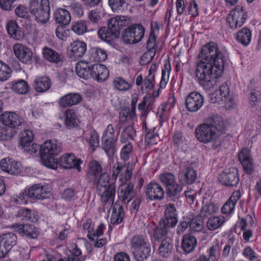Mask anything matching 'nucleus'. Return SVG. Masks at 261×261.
Masks as SVG:
<instances>
[{
	"instance_id": "obj_40",
	"label": "nucleus",
	"mask_w": 261,
	"mask_h": 261,
	"mask_svg": "<svg viewBox=\"0 0 261 261\" xmlns=\"http://www.w3.org/2000/svg\"><path fill=\"white\" fill-rule=\"evenodd\" d=\"M222 246L218 240H216L214 244L207 250V261H218V255L220 254Z\"/></svg>"
},
{
	"instance_id": "obj_21",
	"label": "nucleus",
	"mask_w": 261,
	"mask_h": 261,
	"mask_svg": "<svg viewBox=\"0 0 261 261\" xmlns=\"http://www.w3.org/2000/svg\"><path fill=\"white\" fill-rule=\"evenodd\" d=\"M109 75V70L104 65L95 64L91 66L90 76L98 82L105 81Z\"/></svg>"
},
{
	"instance_id": "obj_8",
	"label": "nucleus",
	"mask_w": 261,
	"mask_h": 261,
	"mask_svg": "<svg viewBox=\"0 0 261 261\" xmlns=\"http://www.w3.org/2000/svg\"><path fill=\"white\" fill-rule=\"evenodd\" d=\"M160 179L166 187L167 193L170 197L177 196L182 191L181 187L176 183L175 177L173 174L169 172L161 174Z\"/></svg>"
},
{
	"instance_id": "obj_36",
	"label": "nucleus",
	"mask_w": 261,
	"mask_h": 261,
	"mask_svg": "<svg viewBox=\"0 0 261 261\" xmlns=\"http://www.w3.org/2000/svg\"><path fill=\"white\" fill-rule=\"evenodd\" d=\"M249 102L252 108L255 109L258 113H261V92L258 91H251L249 95Z\"/></svg>"
},
{
	"instance_id": "obj_19",
	"label": "nucleus",
	"mask_w": 261,
	"mask_h": 261,
	"mask_svg": "<svg viewBox=\"0 0 261 261\" xmlns=\"http://www.w3.org/2000/svg\"><path fill=\"white\" fill-rule=\"evenodd\" d=\"M219 180L223 185L227 186H236L239 181L237 171L234 168L226 170L220 174Z\"/></svg>"
},
{
	"instance_id": "obj_14",
	"label": "nucleus",
	"mask_w": 261,
	"mask_h": 261,
	"mask_svg": "<svg viewBox=\"0 0 261 261\" xmlns=\"http://www.w3.org/2000/svg\"><path fill=\"white\" fill-rule=\"evenodd\" d=\"M203 96L197 92L190 93L186 99V108L191 112L199 110L203 106Z\"/></svg>"
},
{
	"instance_id": "obj_63",
	"label": "nucleus",
	"mask_w": 261,
	"mask_h": 261,
	"mask_svg": "<svg viewBox=\"0 0 261 261\" xmlns=\"http://www.w3.org/2000/svg\"><path fill=\"white\" fill-rule=\"evenodd\" d=\"M97 34L101 40L107 42L110 41L112 36H115V34L109 28L106 27L100 28L98 30Z\"/></svg>"
},
{
	"instance_id": "obj_39",
	"label": "nucleus",
	"mask_w": 261,
	"mask_h": 261,
	"mask_svg": "<svg viewBox=\"0 0 261 261\" xmlns=\"http://www.w3.org/2000/svg\"><path fill=\"white\" fill-rule=\"evenodd\" d=\"M75 70L78 76L84 79H88L89 75H90L91 67L89 66L88 63L86 61H81L77 62Z\"/></svg>"
},
{
	"instance_id": "obj_27",
	"label": "nucleus",
	"mask_w": 261,
	"mask_h": 261,
	"mask_svg": "<svg viewBox=\"0 0 261 261\" xmlns=\"http://www.w3.org/2000/svg\"><path fill=\"white\" fill-rule=\"evenodd\" d=\"M202 202V206L199 214L200 218H206L211 215L216 213L218 211V207L206 197H203Z\"/></svg>"
},
{
	"instance_id": "obj_49",
	"label": "nucleus",
	"mask_w": 261,
	"mask_h": 261,
	"mask_svg": "<svg viewBox=\"0 0 261 261\" xmlns=\"http://www.w3.org/2000/svg\"><path fill=\"white\" fill-rule=\"evenodd\" d=\"M199 216H196L192 219L189 220V227L191 231L199 232L203 229V221Z\"/></svg>"
},
{
	"instance_id": "obj_30",
	"label": "nucleus",
	"mask_w": 261,
	"mask_h": 261,
	"mask_svg": "<svg viewBox=\"0 0 261 261\" xmlns=\"http://www.w3.org/2000/svg\"><path fill=\"white\" fill-rule=\"evenodd\" d=\"M82 100L81 95L77 93H69L63 96L60 101L62 107H71L78 104Z\"/></svg>"
},
{
	"instance_id": "obj_57",
	"label": "nucleus",
	"mask_w": 261,
	"mask_h": 261,
	"mask_svg": "<svg viewBox=\"0 0 261 261\" xmlns=\"http://www.w3.org/2000/svg\"><path fill=\"white\" fill-rule=\"evenodd\" d=\"M138 101L137 97L135 95L132 98L130 106H121L119 114H135L136 107Z\"/></svg>"
},
{
	"instance_id": "obj_59",
	"label": "nucleus",
	"mask_w": 261,
	"mask_h": 261,
	"mask_svg": "<svg viewBox=\"0 0 261 261\" xmlns=\"http://www.w3.org/2000/svg\"><path fill=\"white\" fill-rule=\"evenodd\" d=\"M29 194L28 193V189L21 191L18 195L14 196L13 199L15 203L18 204H26L28 203Z\"/></svg>"
},
{
	"instance_id": "obj_34",
	"label": "nucleus",
	"mask_w": 261,
	"mask_h": 261,
	"mask_svg": "<svg viewBox=\"0 0 261 261\" xmlns=\"http://www.w3.org/2000/svg\"><path fill=\"white\" fill-rule=\"evenodd\" d=\"M54 17L57 22L63 25L68 24L71 20L69 11L64 8H59L54 13Z\"/></svg>"
},
{
	"instance_id": "obj_47",
	"label": "nucleus",
	"mask_w": 261,
	"mask_h": 261,
	"mask_svg": "<svg viewBox=\"0 0 261 261\" xmlns=\"http://www.w3.org/2000/svg\"><path fill=\"white\" fill-rule=\"evenodd\" d=\"M182 179L188 184L193 183L197 177L195 170L191 167H186L182 172Z\"/></svg>"
},
{
	"instance_id": "obj_44",
	"label": "nucleus",
	"mask_w": 261,
	"mask_h": 261,
	"mask_svg": "<svg viewBox=\"0 0 261 261\" xmlns=\"http://www.w3.org/2000/svg\"><path fill=\"white\" fill-rule=\"evenodd\" d=\"M131 251L136 250L149 243L147 237L142 235H136L130 240Z\"/></svg>"
},
{
	"instance_id": "obj_18",
	"label": "nucleus",
	"mask_w": 261,
	"mask_h": 261,
	"mask_svg": "<svg viewBox=\"0 0 261 261\" xmlns=\"http://www.w3.org/2000/svg\"><path fill=\"white\" fill-rule=\"evenodd\" d=\"M87 50V44L84 41L76 40L71 43L68 54L70 58L77 60L83 57Z\"/></svg>"
},
{
	"instance_id": "obj_22",
	"label": "nucleus",
	"mask_w": 261,
	"mask_h": 261,
	"mask_svg": "<svg viewBox=\"0 0 261 261\" xmlns=\"http://www.w3.org/2000/svg\"><path fill=\"white\" fill-rule=\"evenodd\" d=\"M129 23V19L126 16L118 15L109 19L108 25L109 29L115 34V36L119 34L122 27L126 26Z\"/></svg>"
},
{
	"instance_id": "obj_50",
	"label": "nucleus",
	"mask_w": 261,
	"mask_h": 261,
	"mask_svg": "<svg viewBox=\"0 0 261 261\" xmlns=\"http://www.w3.org/2000/svg\"><path fill=\"white\" fill-rule=\"evenodd\" d=\"M136 136V130L132 126L126 127L121 133L120 141L122 143H125L129 140H134Z\"/></svg>"
},
{
	"instance_id": "obj_23",
	"label": "nucleus",
	"mask_w": 261,
	"mask_h": 261,
	"mask_svg": "<svg viewBox=\"0 0 261 261\" xmlns=\"http://www.w3.org/2000/svg\"><path fill=\"white\" fill-rule=\"evenodd\" d=\"M51 86L50 79L47 76L36 77L33 81L32 86L37 93H42L48 90Z\"/></svg>"
},
{
	"instance_id": "obj_38",
	"label": "nucleus",
	"mask_w": 261,
	"mask_h": 261,
	"mask_svg": "<svg viewBox=\"0 0 261 261\" xmlns=\"http://www.w3.org/2000/svg\"><path fill=\"white\" fill-rule=\"evenodd\" d=\"M42 54L43 58L48 62L58 63L61 61V55L50 48H43Z\"/></svg>"
},
{
	"instance_id": "obj_1",
	"label": "nucleus",
	"mask_w": 261,
	"mask_h": 261,
	"mask_svg": "<svg viewBox=\"0 0 261 261\" xmlns=\"http://www.w3.org/2000/svg\"><path fill=\"white\" fill-rule=\"evenodd\" d=\"M226 59V53L219 49L215 43H207L201 48L195 75L198 84L205 90H210L217 85V79L224 70Z\"/></svg>"
},
{
	"instance_id": "obj_31",
	"label": "nucleus",
	"mask_w": 261,
	"mask_h": 261,
	"mask_svg": "<svg viewBox=\"0 0 261 261\" xmlns=\"http://www.w3.org/2000/svg\"><path fill=\"white\" fill-rule=\"evenodd\" d=\"M197 245L196 238L190 234H187L183 236L181 241V247L187 253L193 252Z\"/></svg>"
},
{
	"instance_id": "obj_25",
	"label": "nucleus",
	"mask_w": 261,
	"mask_h": 261,
	"mask_svg": "<svg viewBox=\"0 0 261 261\" xmlns=\"http://www.w3.org/2000/svg\"><path fill=\"white\" fill-rule=\"evenodd\" d=\"M12 227L19 233L30 238L34 239L38 236L37 230L33 225L15 224Z\"/></svg>"
},
{
	"instance_id": "obj_62",
	"label": "nucleus",
	"mask_w": 261,
	"mask_h": 261,
	"mask_svg": "<svg viewBox=\"0 0 261 261\" xmlns=\"http://www.w3.org/2000/svg\"><path fill=\"white\" fill-rule=\"evenodd\" d=\"M154 85V79L152 75H147L143 80L141 90L143 93H148L153 88Z\"/></svg>"
},
{
	"instance_id": "obj_32",
	"label": "nucleus",
	"mask_w": 261,
	"mask_h": 261,
	"mask_svg": "<svg viewBox=\"0 0 261 261\" xmlns=\"http://www.w3.org/2000/svg\"><path fill=\"white\" fill-rule=\"evenodd\" d=\"M123 217V207L116 203L113 206L112 215L110 219L111 223L114 225L118 224L122 221Z\"/></svg>"
},
{
	"instance_id": "obj_61",
	"label": "nucleus",
	"mask_w": 261,
	"mask_h": 261,
	"mask_svg": "<svg viewBox=\"0 0 261 261\" xmlns=\"http://www.w3.org/2000/svg\"><path fill=\"white\" fill-rule=\"evenodd\" d=\"M33 138L34 135L31 130H24L20 134V145L31 143Z\"/></svg>"
},
{
	"instance_id": "obj_53",
	"label": "nucleus",
	"mask_w": 261,
	"mask_h": 261,
	"mask_svg": "<svg viewBox=\"0 0 261 261\" xmlns=\"http://www.w3.org/2000/svg\"><path fill=\"white\" fill-rule=\"evenodd\" d=\"M113 85L119 91H126L130 88V84L120 77H116L113 80Z\"/></svg>"
},
{
	"instance_id": "obj_35",
	"label": "nucleus",
	"mask_w": 261,
	"mask_h": 261,
	"mask_svg": "<svg viewBox=\"0 0 261 261\" xmlns=\"http://www.w3.org/2000/svg\"><path fill=\"white\" fill-rule=\"evenodd\" d=\"M134 258L137 261H143L150 255L151 247L150 243L132 251Z\"/></svg>"
},
{
	"instance_id": "obj_55",
	"label": "nucleus",
	"mask_w": 261,
	"mask_h": 261,
	"mask_svg": "<svg viewBox=\"0 0 261 261\" xmlns=\"http://www.w3.org/2000/svg\"><path fill=\"white\" fill-rule=\"evenodd\" d=\"M16 132L12 128H8L0 124V140H9L12 138Z\"/></svg>"
},
{
	"instance_id": "obj_26",
	"label": "nucleus",
	"mask_w": 261,
	"mask_h": 261,
	"mask_svg": "<svg viewBox=\"0 0 261 261\" xmlns=\"http://www.w3.org/2000/svg\"><path fill=\"white\" fill-rule=\"evenodd\" d=\"M0 120L6 126H9V128L25 126L23 119L20 115H0Z\"/></svg>"
},
{
	"instance_id": "obj_5",
	"label": "nucleus",
	"mask_w": 261,
	"mask_h": 261,
	"mask_svg": "<svg viewBox=\"0 0 261 261\" xmlns=\"http://www.w3.org/2000/svg\"><path fill=\"white\" fill-rule=\"evenodd\" d=\"M119 181L121 182L118 190V196L119 199L124 204H128L135 196L134 185L130 183H126L132 176L131 171L127 167L124 175H121Z\"/></svg>"
},
{
	"instance_id": "obj_58",
	"label": "nucleus",
	"mask_w": 261,
	"mask_h": 261,
	"mask_svg": "<svg viewBox=\"0 0 261 261\" xmlns=\"http://www.w3.org/2000/svg\"><path fill=\"white\" fill-rule=\"evenodd\" d=\"M133 148V145L130 143L128 142L124 144L120 151L121 159L124 162L128 161L132 155Z\"/></svg>"
},
{
	"instance_id": "obj_15",
	"label": "nucleus",
	"mask_w": 261,
	"mask_h": 261,
	"mask_svg": "<svg viewBox=\"0 0 261 261\" xmlns=\"http://www.w3.org/2000/svg\"><path fill=\"white\" fill-rule=\"evenodd\" d=\"M0 167L3 171L12 175H17L22 170L20 163L10 158L3 159L0 162Z\"/></svg>"
},
{
	"instance_id": "obj_33",
	"label": "nucleus",
	"mask_w": 261,
	"mask_h": 261,
	"mask_svg": "<svg viewBox=\"0 0 261 261\" xmlns=\"http://www.w3.org/2000/svg\"><path fill=\"white\" fill-rule=\"evenodd\" d=\"M22 220L36 222L38 221V216L36 212L27 208H20L16 215Z\"/></svg>"
},
{
	"instance_id": "obj_60",
	"label": "nucleus",
	"mask_w": 261,
	"mask_h": 261,
	"mask_svg": "<svg viewBox=\"0 0 261 261\" xmlns=\"http://www.w3.org/2000/svg\"><path fill=\"white\" fill-rule=\"evenodd\" d=\"M66 7L78 17H81L84 15L83 9L81 5L78 2L75 1L71 2Z\"/></svg>"
},
{
	"instance_id": "obj_20",
	"label": "nucleus",
	"mask_w": 261,
	"mask_h": 261,
	"mask_svg": "<svg viewBox=\"0 0 261 261\" xmlns=\"http://www.w3.org/2000/svg\"><path fill=\"white\" fill-rule=\"evenodd\" d=\"M146 196L150 200H161L164 197V191L159 184L151 182L146 186Z\"/></svg>"
},
{
	"instance_id": "obj_28",
	"label": "nucleus",
	"mask_w": 261,
	"mask_h": 261,
	"mask_svg": "<svg viewBox=\"0 0 261 261\" xmlns=\"http://www.w3.org/2000/svg\"><path fill=\"white\" fill-rule=\"evenodd\" d=\"M241 197L239 190L234 191L231 194L229 199L221 208V212L224 214H229L233 212L236 205Z\"/></svg>"
},
{
	"instance_id": "obj_64",
	"label": "nucleus",
	"mask_w": 261,
	"mask_h": 261,
	"mask_svg": "<svg viewBox=\"0 0 261 261\" xmlns=\"http://www.w3.org/2000/svg\"><path fill=\"white\" fill-rule=\"evenodd\" d=\"M11 70L9 67L0 61V81H5L10 77Z\"/></svg>"
},
{
	"instance_id": "obj_42",
	"label": "nucleus",
	"mask_w": 261,
	"mask_h": 261,
	"mask_svg": "<svg viewBox=\"0 0 261 261\" xmlns=\"http://www.w3.org/2000/svg\"><path fill=\"white\" fill-rule=\"evenodd\" d=\"M108 4L113 12L122 13L127 9L126 0H108Z\"/></svg>"
},
{
	"instance_id": "obj_11",
	"label": "nucleus",
	"mask_w": 261,
	"mask_h": 261,
	"mask_svg": "<svg viewBox=\"0 0 261 261\" xmlns=\"http://www.w3.org/2000/svg\"><path fill=\"white\" fill-rule=\"evenodd\" d=\"M238 159L244 172L248 175L252 174L255 169V164L251 151L247 148H243L238 154Z\"/></svg>"
},
{
	"instance_id": "obj_52",
	"label": "nucleus",
	"mask_w": 261,
	"mask_h": 261,
	"mask_svg": "<svg viewBox=\"0 0 261 261\" xmlns=\"http://www.w3.org/2000/svg\"><path fill=\"white\" fill-rule=\"evenodd\" d=\"M102 148L108 156H111L114 153L113 148L114 138L108 137L107 136H103L102 137Z\"/></svg>"
},
{
	"instance_id": "obj_54",
	"label": "nucleus",
	"mask_w": 261,
	"mask_h": 261,
	"mask_svg": "<svg viewBox=\"0 0 261 261\" xmlns=\"http://www.w3.org/2000/svg\"><path fill=\"white\" fill-rule=\"evenodd\" d=\"M223 222V218L214 216L208 219L206 225L209 230H214L220 227Z\"/></svg>"
},
{
	"instance_id": "obj_16",
	"label": "nucleus",
	"mask_w": 261,
	"mask_h": 261,
	"mask_svg": "<svg viewBox=\"0 0 261 261\" xmlns=\"http://www.w3.org/2000/svg\"><path fill=\"white\" fill-rule=\"evenodd\" d=\"M29 196L33 199H43L50 197L51 194L46 186L40 184L33 185L28 189Z\"/></svg>"
},
{
	"instance_id": "obj_17",
	"label": "nucleus",
	"mask_w": 261,
	"mask_h": 261,
	"mask_svg": "<svg viewBox=\"0 0 261 261\" xmlns=\"http://www.w3.org/2000/svg\"><path fill=\"white\" fill-rule=\"evenodd\" d=\"M116 185L112 183L108 187L96 189L97 194L100 197V200L105 203L112 204L114 203L115 193Z\"/></svg>"
},
{
	"instance_id": "obj_43",
	"label": "nucleus",
	"mask_w": 261,
	"mask_h": 261,
	"mask_svg": "<svg viewBox=\"0 0 261 261\" xmlns=\"http://www.w3.org/2000/svg\"><path fill=\"white\" fill-rule=\"evenodd\" d=\"M107 58L106 51L99 47H93L90 50V59L94 62H102Z\"/></svg>"
},
{
	"instance_id": "obj_10",
	"label": "nucleus",
	"mask_w": 261,
	"mask_h": 261,
	"mask_svg": "<svg viewBox=\"0 0 261 261\" xmlns=\"http://www.w3.org/2000/svg\"><path fill=\"white\" fill-rule=\"evenodd\" d=\"M17 241L16 235L13 232L3 233L0 235V258L4 257Z\"/></svg>"
},
{
	"instance_id": "obj_2",
	"label": "nucleus",
	"mask_w": 261,
	"mask_h": 261,
	"mask_svg": "<svg viewBox=\"0 0 261 261\" xmlns=\"http://www.w3.org/2000/svg\"><path fill=\"white\" fill-rule=\"evenodd\" d=\"M226 130V122L219 115H212L196 127L194 134L198 141L204 144L212 143V148L216 149L221 144L220 137Z\"/></svg>"
},
{
	"instance_id": "obj_45",
	"label": "nucleus",
	"mask_w": 261,
	"mask_h": 261,
	"mask_svg": "<svg viewBox=\"0 0 261 261\" xmlns=\"http://www.w3.org/2000/svg\"><path fill=\"white\" fill-rule=\"evenodd\" d=\"M237 40L244 46L248 45L251 40V33L246 28H243L237 35Z\"/></svg>"
},
{
	"instance_id": "obj_4",
	"label": "nucleus",
	"mask_w": 261,
	"mask_h": 261,
	"mask_svg": "<svg viewBox=\"0 0 261 261\" xmlns=\"http://www.w3.org/2000/svg\"><path fill=\"white\" fill-rule=\"evenodd\" d=\"M164 216L160 222L159 226L154 230V236L158 239L165 236L170 228L174 227L177 222L176 210L173 204L166 205Z\"/></svg>"
},
{
	"instance_id": "obj_29",
	"label": "nucleus",
	"mask_w": 261,
	"mask_h": 261,
	"mask_svg": "<svg viewBox=\"0 0 261 261\" xmlns=\"http://www.w3.org/2000/svg\"><path fill=\"white\" fill-rule=\"evenodd\" d=\"M173 242L170 237H167L161 241L159 248V254L163 257H168L172 254Z\"/></svg>"
},
{
	"instance_id": "obj_6",
	"label": "nucleus",
	"mask_w": 261,
	"mask_h": 261,
	"mask_svg": "<svg viewBox=\"0 0 261 261\" xmlns=\"http://www.w3.org/2000/svg\"><path fill=\"white\" fill-rule=\"evenodd\" d=\"M29 11L39 23H45L49 18L48 0H30Z\"/></svg>"
},
{
	"instance_id": "obj_37",
	"label": "nucleus",
	"mask_w": 261,
	"mask_h": 261,
	"mask_svg": "<svg viewBox=\"0 0 261 261\" xmlns=\"http://www.w3.org/2000/svg\"><path fill=\"white\" fill-rule=\"evenodd\" d=\"M7 30L8 34L14 39H21L23 36V33L14 21H9L7 24Z\"/></svg>"
},
{
	"instance_id": "obj_56",
	"label": "nucleus",
	"mask_w": 261,
	"mask_h": 261,
	"mask_svg": "<svg viewBox=\"0 0 261 261\" xmlns=\"http://www.w3.org/2000/svg\"><path fill=\"white\" fill-rule=\"evenodd\" d=\"M12 88L14 91L20 94H24L30 90L28 83L24 80H20L14 83Z\"/></svg>"
},
{
	"instance_id": "obj_48",
	"label": "nucleus",
	"mask_w": 261,
	"mask_h": 261,
	"mask_svg": "<svg viewBox=\"0 0 261 261\" xmlns=\"http://www.w3.org/2000/svg\"><path fill=\"white\" fill-rule=\"evenodd\" d=\"M171 71V66L169 63L167 62L164 64L162 71V77L160 83V87L161 89H164L168 81Z\"/></svg>"
},
{
	"instance_id": "obj_51",
	"label": "nucleus",
	"mask_w": 261,
	"mask_h": 261,
	"mask_svg": "<svg viewBox=\"0 0 261 261\" xmlns=\"http://www.w3.org/2000/svg\"><path fill=\"white\" fill-rule=\"evenodd\" d=\"M71 30L78 35H83L87 31V22L85 20L74 21L72 23Z\"/></svg>"
},
{
	"instance_id": "obj_12",
	"label": "nucleus",
	"mask_w": 261,
	"mask_h": 261,
	"mask_svg": "<svg viewBox=\"0 0 261 261\" xmlns=\"http://www.w3.org/2000/svg\"><path fill=\"white\" fill-rule=\"evenodd\" d=\"M56 162L57 165H59L64 168H74L79 172L81 170L80 165L82 164V161L81 159H77L72 153L63 155L57 160Z\"/></svg>"
},
{
	"instance_id": "obj_9",
	"label": "nucleus",
	"mask_w": 261,
	"mask_h": 261,
	"mask_svg": "<svg viewBox=\"0 0 261 261\" xmlns=\"http://www.w3.org/2000/svg\"><path fill=\"white\" fill-rule=\"evenodd\" d=\"M247 18V13L242 7H237L231 11L228 14L226 22L229 28L236 30L244 23Z\"/></svg>"
},
{
	"instance_id": "obj_7",
	"label": "nucleus",
	"mask_w": 261,
	"mask_h": 261,
	"mask_svg": "<svg viewBox=\"0 0 261 261\" xmlns=\"http://www.w3.org/2000/svg\"><path fill=\"white\" fill-rule=\"evenodd\" d=\"M145 29L140 24H135L123 32L122 39L127 44H135L141 41L144 36Z\"/></svg>"
},
{
	"instance_id": "obj_46",
	"label": "nucleus",
	"mask_w": 261,
	"mask_h": 261,
	"mask_svg": "<svg viewBox=\"0 0 261 261\" xmlns=\"http://www.w3.org/2000/svg\"><path fill=\"white\" fill-rule=\"evenodd\" d=\"M175 100L173 97L168 99V101L164 102L159 108L158 113L168 114L173 113L175 107Z\"/></svg>"
},
{
	"instance_id": "obj_13",
	"label": "nucleus",
	"mask_w": 261,
	"mask_h": 261,
	"mask_svg": "<svg viewBox=\"0 0 261 261\" xmlns=\"http://www.w3.org/2000/svg\"><path fill=\"white\" fill-rule=\"evenodd\" d=\"M13 51L20 62L25 64L31 63L33 53L31 49L22 44L16 43L13 46Z\"/></svg>"
},
{
	"instance_id": "obj_3",
	"label": "nucleus",
	"mask_w": 261,
	"mask_h": 261,
	"mask_svg": "<svg viewBox=\"0 0 261 261\" xmlns=\"http://www.w3.org/2000/svg\"><path fill=\"white\" fill-rule=\"evenodd\" d=\"M42 164L48 168H57L54 156L61 151V143L55 140H48L40 147Z\"/></svg>"
},
{
	"instance_id": "obj_24",
	"label": "nucleus",
	"mask_w": 261,
	"mask_h": 261,
	"mask_svg": "<svg viewBox=\"0 0 261 261\" xmlns=\"http://www.w3.org/2000/svg\"><path fill=\"white\" fill-rule=\"evenodd\" d=\"M229 88L226 84H223L210 95V102L211 103H220L225 101L229 95Z\"/></svg>"
},
{
	"instance_id": "obj_41",
	"label": "nucleus",
	"mask_w": 261,
	"mask_h": 261,
	"mask_svg": "<svg viewBox=\"0 0 261 261\" xmlns=\"http://www.w3.org/2000/svg\"><path fill=\"white\" fill-rule=\"evenodd\" d=\"M148 51L146 53V55H149L150 59L154 56L156 49L158 47L156 42V36L155 34L150 33L149 38L148 39L146 45Z\"/></svg>"
}]
</instances>
